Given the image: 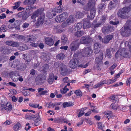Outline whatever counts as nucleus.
Here are the masks:
<instances>
[{
    "label": "nucleus",
    "instance_id": "obj_1",
    "mask_svg": "<svg viewBox=\"0 0 131 131\" xmlns=\"http://www.w3.org/2000/svg\"><path fill=\"white\" fill-rule=\"evenodd\" d=\"M131 10V6L125 7L119 9L117 12V15L122 18H127L128 17L127 14Z\"/></svg>",
    "mask_w": 131,
    "mask_h": 131
},
{
    "label": "nucleus",
    "instance_id": "obj_2",
    "mask_svg": "<svg viewBox=\"0 0 131 131\" xmlns=\"http://www.w3.org/2000/svg\"><path fill=\"white\" fill-rule=\"evenodd\" d=\"M88 8L84 7V10L88 11L89 9L90 10L89 18L90 19H92L95 16L96 10L95 8L92 4V3L91 1H89L86 5Z\"/></svg>",
    "mask_w": 131,
    "mask_h": 131
},
{
    "label": "nucleus",
    "instance_id": "obj_3",
    "mask_svg": "<svg viewBox=\"0 0 131 131\" xmlns=\"http://www.w3.org/2000/svg\"><path fill=\"white\" fill-rule=\"evenodd\" d=\"M59 67L60 74L62 75H65L68 73V69L67 66L62 63H60Z\"/></svg>",
    "mask_w": 131,
    "mask_h": 131
},
{
    "label": "nucleus",
    "instance_id": "obj_4",
    "mask_svg": "<svg viewBox=\"0 0 131 131\" xmlns=\"http://www.w3.org/2000/svg\"><path fill=\"white\" fill-rule=\"evenodd\" d=\"M46 79V78L44 75H39L36 78V83L38 85H41L45 82Z\"/></svg>",
    "mask_w": 131,
    "mask_h": 131
},
{
    "label": "nucleus",
    "instance_id": "obj_5",
    "mask_svg": "<svg viewBox=\"0 0 131 131\" xmlns=\"http://www.w3.org/2000/svg\"><path fill=\"white\" fill-rule=\"evenodd\" d=\"M120 32L121 34L123 36L128 37L131 34V30L127 27L124 26L121 29Z\"/></svg>",
    "mask_w": 131,
    "mask_h": 131
},
{
    "label": "nucleus",
    "instance_id": "obj_6",
    "mask_svg": "<svg viewBox=\"0 0 131 131\" xmlns=\"http://www.w3.org/2000/svg\"><path fill=\"white\" fill-rule=\"evenodd\" d=\"M67 17V13L66 12H63L59 16H57L55 18V20L56 22L59 23L65 20Z\"/></svg>",
    "mask_w": 131,
    "mask_h": 131
},
{
    "label": "nucleus",
    "instance_id": "obj_7",
    "mask_svg": "<svg viewBox=\"0 0 131 131\" xmlns=\"http://www.w3.org/2000/svg\"><path fill=\"white\" fill-rule=\"evenodd\" d=\"M1 109L3 111L9 112L12 110V105L10 103H7L6 104H2L1 105Z\"/></svg>",
    "mask_w": 131,
    "mask_h": 131
},
{
    "label": "nucleus",
    "instance_id": "obj_8",
    "mask_svg": "<svg viewBox=\"0 0 131 131\" xmlns=\"http://www.w3.org/2000/svg\"><path fill=\"white\" fill-rule=\"evenodd\" d=\"M44 10V9L43 8H41L37 9L36 11L34 12L32 15L31 18L32 19H33V22H34L35 19V18L38 17L39 15H40L42 14Z\"/></svg>",
    "mask_w": 131,
    "mask_h": 131
},
{
    "label": "nucleus",
    "instance_id": "obj_9",
    "mask_svg": "<svg viewBox=\"0 0 131 131\" xmlns=\"http://www.w3.org/2000/svg\"><path fill=\"white\" fill-rule=\"evenodd\" d=\"M44 10V9L43 8H41L37 9L36 11L34 12L32 15L31 18L32 19H33V22H34L35 19V18L38 17L39 15H40L42 14Z\"/></svg>",
    "mask_w": 131,
    "mask_h": 131
},
{
    "label": "nucleus",
    "instance_id": "obj_10",
    "mask_svg": "<svg viewBox=\"0 0 131 131\" xmlns=\"http://www.w3.org/2000/svg\"><path fill=\"white\" fill-rule=\"evenodd\" d=\"M82 52L83 56L88 57L92 53V50L90 47H87L82 50Z\"/></svg>",
    "mask_w": 131,
    "mask_h": 131
},
{
    "label": "nucleus",
    "instance_id": "obj_11",
    "mask_svg": "<svg viewBox=\"0 0 131 131\" xmlns=\"http://www.w3.org/2000/svg\"><path fill=\"white\" fill-rule=\"evenodd\" d=\"M93 41L92 38L90 37L84 36L81 37L80 42L82 44L89 43Z\"/></svg>",
    "mask_w": 131,
    "mask_h": 131
},
{
    "label": "nucleus",
    "instance_id": "obj_12",
    "mask_svg": "<svg viewBox=\"0 0 131 131\" xmlns=\"http://www.w3.org/2000/svg\"><path fill=\"white\" fill-rule=\"evenodd\" d=\"M79 40L73 42L70 45V48L71 51H75L78 48L79 46Z\"/></svg>",
    "mask_w": 131,
    "mask_h": 131
},
{
    "label": "nucleus",
    "instance_id": "obj_13",
    "mask_svg": "<svg viewBox=\"0 0 131 131\" xmlns=\"http://www.w3.org/2000/svg\"><path fill=\"white\" fill-rule=\"evenodd\" d=\"M114 28L111 25H108L104 27L102 29V32L104 34H108L113 31Z\"/></svg>",
    "mask_w": 131,
    "mask_h": 131
},
{
    "label": "nucleus",
    "instance_id": "obj_14",
    "mask_svg": "<svg viewBox=\"0 0 131 131\" xmlns=\"http://www.w3.org/2000/svg\"><path fill=\"white\" fill-rule=\"evenodd\" d=\"M78 64V60L76 58L72 59L69 61V67L72 69L76 68Z\"/></svg>",
    "mask_w": 131,
    "mask_h": 131
},
{
    "label": "nucleus",
    "instance_id": "obj_15",
    "mask_svg": "<svg viewBox=\"0 0 131 131\" xmlns=\"http://www.w3.org/2000/svg\"><path fill=\"white\" fill-rule=\"evenodd\" d=\"M5 43L7 45L13 47H18L19 45L18 42L12 40H7Z\"/></svg>",
    "mask_w": 131,
    "mask_h": 131
},
{
    "label": "nucleus",
    "instance_id": "obj_16",
    "mask_svg": "<svg viewBox=\"0 0 131 131\" xmlns=\"http://www.w3.org/2000/svg\"><path fill=\"white\" fill-rule=\"evenodd\" d=\"M113 37V36L111 35H109L105 36L102 40V42L104 43H108L110 41Z\"/></svg>",
    "mask_w": 131,
    "mask_h": 131
},
{
    "label": "nucleus",
    "instance_id": "obj_17",
    "mask_svg": "<svg viewBox=\"0 0 131 131\" xmlns=\"http://www.w3.org/2000/svg\"><path fill=\"white\" fill-rule=\"evenodd\" d=\"M101 45L99 43H95L94 45V51L96 54L99 53L101 50Z\"/></svg>",
    "mask_w": 131,
    "mask_h": 131
},
{
    "label": "nucleus",
    "instance_id": "obj_18",
    "mask_svg": "<svg viewBox=\"0 0 131 131\" xmlns=\"http://www.w3.org/2000/svg\"><path fill=\"white\" fill-rule=\"evenodd\" d=\"M41 14L42 15L39 17L37 23V25L38 26L42 25L44 23L45 16L43 13Z\"/></svg>",
    "mask_w": 131,
    "mask_h": 131
},
{
    "label": "nucleus",
    "instance_id": "obj_19",
    "mask_svg": "<svg viewBox=\"0 0 131 131\" xmlns=\"http://www.w3.org/2000/svg\"><path fill=\"white\" fill-rule=\"evenodd\" d=\"M39 113L35 115H31L29 114H27L25 115V118L28 119L34 120V119L37 118L39 116Z\"/></svg>",
    "mask_w": 131,
    "mask_h": 131
},
{
    "label": "nucleus",
    "instance_id": "obj_20",
    "mask_svg": "<svg viewBox=\"0 0 131 131\" xmlns=\"http://www.w3.org/2000/svg\"><path fill=\"white\" fill-rule=\"evenodd\" d=\"M126 49L125 48H123L120 51V55L126 58H129V56L128 55V53L126 51Z\"/></svg>",
    "mask_w": 131,
    "mask_h": 131
},
{
    "label": "nucleus",
    "instance_id": "obj_21",
    "mask_svg": "<svg viewBox=\"0 0 131 131\" xmlns=\"http://www.w3.org/2000/svg\"><path fill=\"white\" fill-rule=\"evenodd\" d=\"M45 41L46 44L48 45L51 46L54 43L53 39L51 37H46L45 38Z\"/></svg>",
    "mask_w": 131,
    "mask_h": 131
},
{
    "label": "nucleus",
    "instance_id": "obj_22",
    "mask_svg": "<svg viewBox=\"0 0 131 131\" xmlns=\"http://www.w3.org/2000/svg\"><path fill=\"white\" fill-rule=\"evenodd\" d=\"M33 36L31 35L28 36H25L24 37V40L26 42H32L33 41Z\"/></svg>",
    "mask_w": 131,
    "mask_h": 131
},
{
    "label": "nucleus",
    "instance_id": "obj_23",
    "mask_svg": "<svg viewBox=\"0 0 131 131\" xmlns=\"http://www.w3.org/2000/svg\"><path fill=\"white\" fill-rule=\"evenodd\" d=\"M83 28L84 29L89 28L90 26V22L87 19H85L84 20Z\"/></svg>",
    "mask_w": 131,
    "mask_h": 131
},
{
    "label": "nucleus",
    "instance_id": "obj_24",
    "mask_svg": "<svg viewBox=\"0 0 131 131\" xmlns=\"http://www.w3.org/2000/svg\"><path fill=\"white\" fill-rule=\"evenodd\" d=\"M40 57L41 59L47 61H48L50 59V58L49 56L44 53H42L40 56Z\"/></svg>",
    "mask_w": 131,
    "mask_h": 131
},
{
    "label": "nucleus",
    "instance_id": "obj_25",
    "mask_svg": "<svg viewBox=\"0 0 131 131\" xmlns=\"http://www.w3.org/2000/svg\"><path fill=\"white\" fill-rule=\"evenodd\" d=\"M74 16L72 15H70L66 20L69 25H70L71 23H73L74 21Z\"/></svg>",
    "mask_w": 131,
    "mask_h": 131
},
{
    "label": "nucleus",
    "instance_id": "obj_26",
    "mask_svg": "<svg viewBox=\"0 0 131 131\" xmlns=\"http://www.w3.org/2000/svg\"><path fill=\"white\" fill-rule=\"evenodd\" d=\"M107 82L106 80H104L100 82L94 86V88H96L100 87L103 84H106Z\"/></svg>",
    "mask_w": 131,
    "mask_h": 131
},
{
    "label": "nucleus",
    "instance_id": "obj_27",
    "mask_svg": "<svg viewBox=\"0 0 131 131\" xmlns=\"http://www.w3.org/2000/svg\"><path fill=\"white\" fill-rule=\"evenodd\" d=\"M82 23H78L76 24H75L74 29L75 31L79 30L82 28Z\"/></svg>",
    "mask_w": 131,
    "mask_h": 131
},
{
    "label": "nucleus",
    "instance_id": "obj_28",
    "mask_svg": "<svg viewBox=\"0 0 131 131\" xmlns=\"http://www.w3.org/2000/svg\"><path fill=\"white\" fill-rule=\"evenodd\" d=\"M84 16L83 14L80 11L77 12L75 15V17L78 19L81 18L83 17Z\"/></svg>",
    "mask_w": 131,
    "mask_h": 131
},
{
    "label": "nucleus",
    "instance_id": "obj_29",
    "mask_svg": "<svg viewBox=\"0 0 131 131\" xmlns=\"http://www.w3.org/2000/svg\"><path fill=\"white\" fill-rule=\"evenodd\" d=\"M103 59V54L102 53H101L99 56L96 59L95 62L97 63H99L100 62L102 61Z\"/></svg>",
    "mask_w": 131,
    "mask_h": 131
},
{
    "label": "nucleus",
    "instance_id": "obj_30",
    "mask_svg": "<svg viewBox=\"0 0 131 131\" xmlns=\"http://www.w3.org/2000/svg\"><path fill=\"white\" fill-rule=\"evenodd\" d=\"M36 1V0H25L24 2V3L26 5H33L35 3Z\"/></svg>",
    "mask_w": 131,
    "mask_h": 131
},
{
    "label": "nucleus",
    "instance_id": "obj_31",
    "mask_svg": "<svg viewBox=\"0 0 131 131\" xmlns=\"http://www.w3.org/2000/svg\"><path fill=\"white\" fill-rule=\"evenodd\" d=\"M44 89L43 88H40L37 89L40 95H44L47 93L48 91L46 90L43 91Z\"/></svg>",
    "mask_w": 131,
    "mask_h": 131
},
{
    "label": "nucleus",
    "instance_id": "obj_32",
    "mask_svg": "<svg viewBox=\"0 0 131 131\" xmlns=\"http://www.w3.org/2000/svg\"><path fill=\"white\" fill-rule=\"evenodd\" d=\"M53 11L55 12H56L57 13H60L62 12V9L61 8V6H59L55 8Z\"/></svg>",
    "mask_w": 131,
    "mask_h": 131
},
{
    "label": "nucleus",
    "instance_id": "obj_33",
    "mask_svg": "<svg viewBox=\"0 0 131 131\" xmlns=\"http://www.w3.org/2000/svg\"><path fill=\"white\" fill-rule=\"evenodd\" d=\"M60 122H63L64 123H68V122L67 121H64V119H60L59 118L55 119L54 121V122L55 123H58Z\"/></svg>",
    "mask_w": 131,
    "mask_h": 131
},
{
    "label": "nucleus",
    "instance_id": "obj_34",
    "mask_svg": "<svg viewBox=\"0 0 131 131\" xmlns=\"http://www.w3.org/2000/svg\"><path fill=\"white\" fill-rule=\"evenodd\" d=\"M106 5L104 4H101L98 5V7L99 8V12H102V9H104Z\"/></svg>",
    "mask_w": 131,
    "mask_h": 131
},
{
    "label": "nucleus",
    "instance_id": "obj_35",
    "mask_svg": "<svg viewBox=\"0 0 131 131\" xmlns=\"http://www.w3.org/2000/svg\"><path fill=\"white\" fill-rule=\"evenodd\" d=\"M105 117L107 118L108 119L113 116V114L111 111H107L106 112L104 115Z\"/></svg>",
    "mask_w": 131,
    "mask_h": 131
},
{
    "label": "nucleus",
    "instance_id": "obj_36",
    "mask_svg": "<svg viewBox=\"0 0 131 131\" xmlns=\"http://www.w3.org/2000/svg\"><path fill=\"white\" fill-rule=\"evenodd\" d=\"M28 49V47L26 45L23 44L22 46H20L19 48V50H25Z\"/></svg>",
    "mask_w": 131,
    "mask_h": 131
},
{
    "label": "nucleus",
    "instance_id": "obj_37",
    "mask_svg": "<svg viewBox=\"0 0 131 131\" xmlns=\"http://www.w3.org/2000/svg\"><path fill=\"white\" fill-rule=\"evenodd\" d=\"M36 119L34 122V124L35 126L38 125L39 124V122L41 121V118L39 116L37 117Z\"/></svg>",
    "mask_w": 131,
    "mask_h": 131
},
{
    "label": "nucleus",
    "instance_id": "obj_38",
    "mask_svg": "<svg viewBox=\"0 0 131 131\" xmlns=\"http://www.w3.org/2000/svg\"><path fill=\"white\" fill-rule=\"evenodd\" d=\"M84 33V31H79L75 32V35L77 37H80L83 35Z\"/></svg>",
    "mask_w": 131,
    "mask_h": 131
},
{
    "label": "nucleus",
    "instance_id": "obj_39",
    "mask_svg": "<svg viewBox=\"0 0 131 131\" xmlns=\"http://www.w3.org/2000/svg\"><path fill=\"white\" fill-rule=\"evenodd\" d=\"M106 56H107L108 58H111V53L109 49H107L106 50Z\"/></svg>",
    "mask_w": 131,
    "mask_h": 131
},
{
    "label": "nucleus",
    "instance_id": "obj_40",
    "mask_svg": "<svg viewBox=\"0 0 131 131\" xmlns=\"http://www.w3.org/2000/svg\"><path fill=\"white\" fill-rule=\"evenodd\" d=\"M61 42L63 45L65 44L68 41V39L65 36H63L62 37Z\"/></svg>",
    "mask_w": 131,
    "mask_h": 131
},
{
    "label": "nucleus",
    "instance_id": "obj_41",
    "mask_svg": "<svg viewBox=\"0 0 131 131\" xmlns=\"http://www.w3.org/2000/svg\"><path fill=\"white\" fill-rule=\"evenodd\" d=\"M67 87V85H66L64 88L60 90V92L62 94H65L66 93L67 91L69 90V89L68 88H66Z\"/></svg>",
    "mask_w": 131,
    "mask_h": 131
},
{
    "label": "nucleus",
    "instance_id": "obj_42",
    "mask_svg": "<svg viewBox=\"0 0 131 131\" xmlns=\"http://www.w3.org/2000/svg\"><path fill=\"white\" fill-rule=\"evenodd\" d=\"M73 105V104L71 103L70 104V103H68L67 102H65L63 104V106L64 108L68 106H72Z\"/></svg>",
    "mask_w": 131,
    "mask_h": 131
},
{
    "label": "nucleus",
    "instance_id": "obj_43",
    "mask_svg": "<svg viewBox=\"0 0 131 131\" xmlns=\"http://www.w3.org/2000/svg\"><path fill=\"white\" fill-rule=\"evenodd\" d=\"M124 26L127 27V28H129L131 30V20H128L126 22V24Z\"/></svg>",
    "mask_w": 131,
    "mask_h": 131
},
{
    "label": "nucleus",
    "instance_id": "obj_44",
    "mask_svg": "<svg viewBox=\"0 0 131 131\" xmlns=\"http://www.w3.org/2000/svg\"><path fill=\"white\" fill-rule=\"evenodd\" d=\"M20 126V123H18L15 125L13 127V129L15 131H17Z\"/></svg>",
    "mask_w": 131,
    "mask_h": 131
},
{
    "label": "nucleus",
    "instance_id": "obj_45",
    "mask_svg": "<svg viewBox=\"0 0 131 131\" xmlns=\"http://www.w3.org/2000/svg\"><path fill=\"white\" fill-rule=\"evenodd\" d=\"M64 57V55L62 53H61L57 55V58L59 59H63Z\"/></svg>",
    "mask_w": 131,
    "mask_h": 131
},
{
    "label": "nucleus",
    "instance_id": "obj_46",
    "mask_svg": "<svg viewBox=\"0 0 131 131\" xmlns=\"http://www.w3.org/2000/svg\"><path fill=\"white\" fill-rule=\"evenodd\" d=\"M0 31L2 30L3 32H5L6 31L7 29V27L5 25H2L0 27Z\"/></svg>",
    "mask_w": 131,
    "mask_h": 131
},
{
    "label": "nucleus",
    "instance_id": "obj_47",
    "mask_svg": "<svg viewBox=\"0 0 131 131\" xmlns=\"http://www.w3.org/2000/svg\"><path fill=\"white\" fill-rule=\"evenodd\" d=\"M54 78L53 76L49 77L48 79V83L51 84L53 82L54 80Z\"/></svg>",
    "mask_w": 131,
    "mask_h": 131
},
{
    "label": "nucleus",
    "instance_id": "obj_48",
    "mask_svg": "<svg viewBox=\"0 0 131 131\" xmlns=\"http://www.w3.org/2000/svg\"><path fill=\"white\" fill-rule=\"evenodd\" d=\"M21 2L19 1L15 3V6L13 7L14 9H15L17 8L20 6Z\"/></svg>",
    "mask_w": 131,
    "mask_h": 131
},
{
    "label": "nucleus",
    "instance_id": "obj_49",
    "mask_svg": "<svg viewBox=\"0 0 131 131\" xmlns=\"http://www.w3.org/2000/svg\"><path fill=\"white\" fill-rule=\"evenodd\" d=\"M77 2L82 5L85 4L86 3L85 0H77Z\"/></svg>",
    "mask_w": 131,
    "mask_h": 131
},
{
    "label": "nucleus",
    "instance_id": "obj_50",
    "mask_svg": "<svg viewBox=\"0 0 131 131\" xmlns=\"http://www.w3.org/2000/svg\"><path fill=\"white\" fill-rule=\"evenodd\" d=\"M80 112L78 115V116L79 117H80L82 116L84 114V112L83 111V110H82V109H80L79 110Z\"/></svg>",
    "mask_w": 131,
    "mask_h": 131
},
{
    "label": "nucleus",
    "instance_id": "obj_51",
    "mask_svg": "<svg viewBox=\"0 0 131 131\" xmlns=\"http://www.w3.org/2000/svg\"><path fill=\"white\" fill-rule=\"evenodd\" d=\"M75 93L77 95L79 96H81L82 95V92L81 91L79 90H76Z\"/></svg>",
    "mask_w": 131,
    "mask_h": 131
},
{
    "label": "nucleus",
    "instance_id": "obj_52",
    "mask_svg": "<svg viewBox=\"0 0 131 131\" xmlns=\"http://www.w3.org/2000/svg\"><path fill=\"white\" fill-rule=\"evenodd\" d=\"M15 27L14 24L12 23H10L8 25V28L10 29H12Z\"/></svg>",
    "mask_w": 131,
    "mask_h": 131
},
{
    "label": "nucleus",
    "instance_id": "obj_53",
    "mask_svg": "<svg viewBox=\"0 0 131 131\" xmlns=\"http://www.w3.org/2000/svg\"><path fill=\"white\" fill-rule=\"evenodd\" d=\"M98 128L99 129H102L104 128V126L103 125L102 123L99 122L98 123Z\"/></svg>",
    "mask_w": 131,
    "mask_h": 131
},
{
    "label": "nucleus",
    "instance_id": "obj_54",
    "mask_svg": "<svg viewBox=\"0 0 131 131\" xmlns=\"http://www.w3.org/2000/svg\"><path fill=\"white\" fill-rule=\"evenodd\" d=\"M22 92L23 95L25 96H27L30 94V92L28 91H26L24 90Z\"/></svg>",
    "mask_w": 131,
    "mask_h": 131
},
{
    "label": "nucleus",
    "instance_id": "obj_55",
    "mask_svg": "<svg viewBox=\"0 0 131 131\" xmlns=\"http://www.w3.org/2000/svg\"><path fill=\"white\" fill-rule=\"evenodd\" d=\"M17 39L19 40H21L23 39H24V37L22 35H17L16 36Z\"/></svg>",
    "mask_w": 131,
    "mask_h": 131
},
{
    "label": "nucleus",
    "instance_id": "obj_56",
    "mask_svg": "<svg viewBox=\"0 0 131 131\" xmlns=\"http://www.w3.org/2000/svg\"><path fill=\"white\" fill-rule=\"evenodd\" d=\"M43 67L44 68V69L42 70V71L45 72L47 71L49 68L48 65L47 64H46L44 65Z\"/></svg>",
    "mask_w": 131,
    "mask_h": 131
},
{
    "label": "nucleus",
    "instance_id": "obj_57",
    "mask_svg": "<svg viewBox=\"0 0 131 131\" xmlns=\"http://www.w3.org/2000/svg\"><path fill=\"white\" fill-rule=\"evenodd\" d=\"M15 65V66L17 67L19 66L20 64V62L18 60L14 62L13 63Z\"/></svg>",
    "mask_w": 131,
    "mask_h": 131
},
{
    "label": "nucleus",
    "instance_id": "obj_58",
    "mask_svg": "<svg viewBox=\"0 0 131 131\" xmlns=\"http://www.w3.org/2000/svg\"><path fill=\"white\" fill-rule=\"evenodd\" d=\"M110 107L112 109L114 110H116L118 107V106L114 105V104L112 103L110 105Z\"/></svg>",
    "mask_w": 131,
    "mask_h": 131
},
{
    "label": "nucleus",
    "instance_id": "obj_59",
    "mask_svg": "<svg viewBox=\"0 0 131 131\" xmlns=\"http://www.w3.org/2000/svg\"><path fill=\"white\" fill-rule=\"evenodd\" d=\"M61 104L60 103H52L50 105L52 107H54L56 106L57 105H59Z\"/></svg>",
    "mask_w": 131,
    "mask_h": 131
},
{
    "label": "nucleus",
    "instance_id": "obj_60",
    "mask_svg": "<svg viewBox=\"0 0 131 131\" xmlns=\"http://www.w3.org/2000/svg\"><path fill=\"white\" fill-rule=\"evenodd\" d=\"M29 124L27 123L26 124V127L25 128V129L26 130L29 129L31 128L30 126L29 125Z\"/></svg>",
    "mask_w": 131,
    "mask_h": 131
},
{
    "label": "nucleus",
    "instance_id": "obj_61",
    "mask_svg": "<svg viewBox=\"0 0 131 131\" xmlns=\"http://www.w3.org/2000/svg\"><path fill=\"white\" fill-rule=\"evenodd\" d=\"M69 24L68 23L66 20L64 23H62V26L63 27H65L69 25Z\"/></svg>",
    "mask_w": 131,
    "mask_h": 131
},
{
    "label": "nucleus",
    "instance_id": "obj_62",
    "mask_svg": "<svg viewBox=\"0 0 131 131\" xmlns=\"http://www.w3.org/2000/svg\"><path fill=\"white\" fill-rule=\"evenodd\" d=\"M35 71L33 69H31L30 71V74L33 75H35Z\"/></svg>",
    "mask_w": 131,
    "mask_h": 131
},
{
    "label": "nucleus",
    "instance_id": "obj_63",
    "mask_svg": "<svg viewBox=\"0 0 131 131\" xmlns=\"http://www.w3.org/2000/svg\"><path fill=\"white\" fill-rule=\"evenodd\" d=\"M110 24H111L113 25H115L118 24L119 23L118 21L115 22L114 21H110Z\"/></svg>",
    "mask_w": 131,
    "mask_h": 131
},
{
    "label": "nucleus",
    "instance_id": "obj_64",
    "mask_svg": "<svg viewBox=\"0 0 131 131\" xmlns=\"http://www.w3.org/2000/svg\"><path fill=\"white\" fill-rule=\"evenodd\" d=\"M129 51L131 52V40H130L128 43Z\"/></svg>",
    "mask_w": 131,
    "mask_h": 131
}]
</instances>
